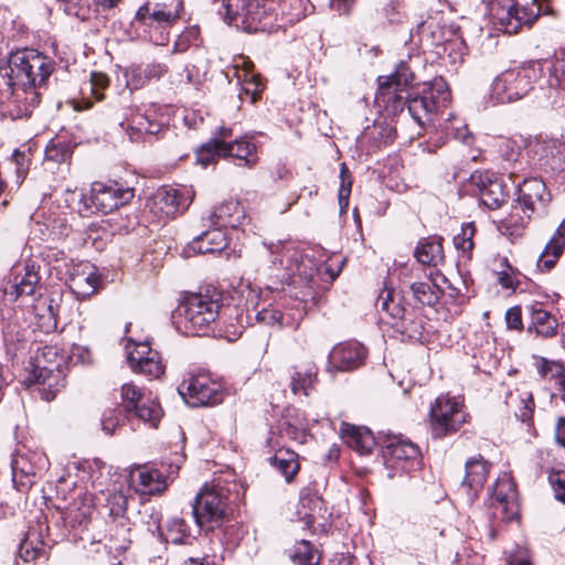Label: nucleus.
<instances>
[{
    "label": "nucleus",
    "instance_id": "nucleus-35",
    "mask_svg": "<svg viewBox=\"0 0 565 565\" xmlns=\"http://www.w3.org/2000/svg\"><path fill=\"white\" fill-rule=\"evenodd\" d=\"M234 158L238 166L254 168L258 162L257 146L247 137L236 138L228 146H223V158Z\"/></svg>",
    "mask_w": 565,
    "mask_h": 565
},
{
    "label": "nucleus",
    "instance_id": "nucleus-23",
    "mask_svg": "<svg viewBox=\"0 0 565 565\" xmlns=\"http://www.w3.org/2000/svg\"><path fill=\"white\" fill-rule=\"evenodd\" d=\"M39 281L40 276L34 264L14 265L11 269L9 285L4 287V295L10 301H17L23 296H32Z\"/></svg>",
    "mask_w": 565,
    "mask_h": 565
},
{
    "label": "nucleus",
    "instance_id": "nucleus-14",
    "mask_svg": "<svg viewBox=\"0 0 565 565\" xmlns=\"http://www.w3.org/2000/svg\"><path fill=\"white\" fill-rule=\"evenodd\" d=\"M192 188H160L148 202V207L159 221L173 218L188 210L193 201Z\"/></svg>",
    "mask_w": 565,
    "mask_h": 565
},
{
    "label": "nucleus",
    "instance_id": "nucleus-45",
    "mask_svg": "<svg viewBox=\"0 0 565 565\" xmlns=\"http://www.w3.org/2000/svg\"><path fill=\"white\" fill-rule=\"evenodd\" d=\"M159 537L161 541L174 545H190L195 540V537L191 535L186 522L179 516H173L167 522L166 532Z\"/></svg>",
    "mask_w": 565,
    "mask_h": 565
},
{
    "label": "nucleus",
    "instance_id": "nucleus-26",
    "mask_svg": "<svg viewBox=\"0 0 565 565\" xmlns=\"http://www.w3.org/2000/svg\"><path fill=\"white\" fill-rule=\"evenodd\" d=\"M366 349L356 341L342 342L333 347L328 355L329 370L352 371L364 364Z\"/></svg>",
    "mask_w": 565,
    "mask_h": 565
},
{
    "label": "nucleus",
    "instance_id": "nucleus-8",
    "mask_svg": "<svg viewBox=\"0 0 565 565\" xmlns=\"http://www.w3.org/2000/svg\"><path fill=\"white\" fill-rule=\"evenodd\" d=\"M541 74L542 68L536 63L505 70L493 79L491 96L500 104L518 102L533 89Z\"/></svg>",
    "mask_w": 565,
    "mask_h": 565
},
{
    "label": "nucleus",
    "instance_id": "nucleus-11",
    "mask_svg": "<svg viewBox=\"0 0 565 565\" xmlns=\"http://www.w3.org/2000/svg\"><path fill=\"white\" fill-rule=\"evenodd\" d=\"M467 420L461 401L449 394H441L430 405L429 424L435 438H444L460 429Z\"/></svg>",
    "mask_w": 565,
    "mask_h": 565
},
{
    "label": "nucleus",
    "instance_id": "nucleus-17",
    "mask_svg": "<svg viewBox=\"0 0 565 565\" xmlns=\"http://www.w3.org/2000/svg\"><path fill=\"white\" fill-rule=\"evenodd\" d=\"M134 198V189L125 186L116 181L94 182L89 196L82 194V200L90 201L96 211L110 213L114 210L129 203Z\"/></svg>",
    "mask_w": 565,
    "mask_h": 565
},
{
    "label": "nucleus",
    "instance_id": "nucleus-57",
    "mask_svg": "<svg viewBox=\"0 0 565 565\" xmlns=\"http://www.w3.org/2000/svg\"><path fill=\"white\" fill-rule=\"evenodd\" d=\"M537 373L543 379H555L561 382L565 377V366L562 362L548 360L546 358H540L536 364Z\"/></svg>",
    "mask_w": 565,
    "mask_h": 565
},
{
    "label": "nucleus",
    "instance_id": "nucleus-50",
    "mask_svg": "<svg viewBox=\"0 0 565 565\" xmlns=\"http://www.w3.org/2000/svg\"><path fill=\"white\" fill-rule=\"evenodd\" d=\"M63 356L57 353L56 348L52 345H36L34 356H31V370H40L42 366L52 369L62 367Z\"/></svg>",
    "mask_w": 565,
    "mask_h": 565
},
{
    "label": "nucleus",
    "instance_id": "nucleus-40",
    "mask_svg": "<svg viewBox=\"0 0 565 565\" xmlns=\"http://www.w3.org/2000/svg\"><path fill=\"white\" fill-rule=\"evenodd\" d=\"M318 376V367L315 363H307L292 367L290 374V390L297 394L309 395L310 390L315 386Z\"/></svg>",
    "mask_w": 565,
    "mask_h": 565
},
{
    "label": "nucleus",
    "instance_id": "nucleus-24",
    "mask_svg": "<svg viewBox=\"0 0 565 565\" xmlns=\"http://www.w3.org/2000/svg\"><path fill=\"white\" fill-rule=\"evenodd\" d=\"M22 382L28 387L36 385L42 398L50 402L64 387L65 374L63 369L42 366L30 370Z\"/></svg>",
    "mask_w": 565,
    "mask_h": 565
},
{
    "label": "nucleus",
    "instance_id": "nucleus-3",
    "mask_svg": "<svg viewBox=\"0 0 565 565\" xmlns=\"http://www.w3.org/2000/svg\"><path fill=\"white\" fill-rule=\"evenodd\" d=\"M550 201L551 195L541 179L523 180L519 185L516 204L512 206V213L500 221L499 231L510 237L520 236L532 215L543 214Z\"/></svg>",
    "mask_w": 565,
    "mask_h": 565
},
{
    "label": "nucleus",
    "instance_id": "nucleus-1",
    "mask_svg": "<svg viewBox=\"0 0 565 565\" xmlns=\"http://www.w3.org/2000/svg\"><path fill=\"white\" fill-rule=\"evenodd\" d=\"M222 303V294L215 288L190 294L173 312L172 322L184 335H205L212 330Z\"/></svg>",
    "mask_w": 565,
    "mask_h": 565
},
{
    "label": "nucleus",
    "instance_id": "nucleus-20",
    "mask_svg": "<svg viewBox=\"0 0 565 565\" xmlns=\"http://www.w3.org/2000/svg\"><path fill=\"white\" fill-rule=\"evenodd\" d=\"M55 257L53 268L58 273H63V267L66 268L65 275H68L70 288L78 297L86 298L93 295L98 287L99 278L94 271H82L78 268H68V264L73 260L68 258L63 252H52L49 257Z\"/></svg>",
    "mask_w": 565,
    "mask_h": 565
},
{
    "label": "nucleus",
    "instance_id": "nucleus-6",
    "mask_svg": "<svg viewBox=\"0 0 565 565\" xmlns=\"http://www.w3.org/2000/svg\"><path fill=\"white\" fill-rule=\"evenodd\" d=\"M546 0H533L536 7H519L515 0H483L487 14L493 28L509 35L519 33L524 26L530 28L541 14H548Z\"/></svg>",
    "mask_w": 565,
    "mask_h": 565
},
{
    "label": "nucleus",
    "instance_id": "nucleus-61",
    "mask_svg": "<svg viewBox=\"0 0 565 565\" xmlns=\"http://www.w3.org/2000/svg\"><path fill=\"white\" fill-rule=\"evenodd\" d=\"M143 72V64L131 65L125 71L126 85L131 92L142 88L149 83Z\"/></svg>",
    "mask_w": 565,
    "mask_h": 565
},
{
    "label": "nucleus",
    "instance_id": "nucleus-59",
    "mask_svg": "<svg viewBox=\"0 0 565 565\" xmlns=\"http://www.w3.org/2000/svg\"><path fill=\"white\" fill-rule=\"evenodd\" d=\"M413 79L414 73L405 61H401L397 64L395 72L392 75L385 78L382 77V81H388L392 85L403 88L408 86Z\"/></svg>",
    "mask_w": 565,
    "mask_h": 565
},
{
    "label": "nucleus",
    "instance_id": "nucleus-44",
    "mask_svg": "<svg viewBox=\"0 0 565 565\" xmlns=\"http://www.w3.org/2000/svg\"><path fill=\"white\" fill-rule=\"evenodd\" d=\"M415 257L423 265L438 266L444 260L441 239L430 236L420 241L415 248Z\"/></svg>",
    "mask_w": 565,
    "mask_h": 565
},
{
    "label": "nucleus",
    "instance_id": "nucleus-43",
    "mask_svg": "<svg viewBox=\"0 0 565 565\" xmlns=\"http://www.w3.org/2000/svg\"><path fill=\"white\" fill-rule=\"evenodd\" d=\"M531 324L527 331L534 330L537 335L548 338L556 333L558 322L551 312L543 309L541 305L530 307Z\"/></svg>",
    "mask_w": 565,
    "mask_h": 565
},
{
    "label": "nucleus",
    "instance_id": "nucleus-25",
    "mask_svg": "<svg viewBox=\"0 0 565 565\" xmlns=\"http://www.w3.org/2000/svg\"><path fill=\"white\" fill-rule=\"evenodd\" d=\"M233 76L241 86L238 97L242 100L248 99L250 104L256 103L263 93L264 85L259 75L254 73V64L248 58L239 56L234 60Z\"/></svg>",
    "mask_w": 565,
    "mask_h": 565
},
{
    "label": "nucleus",
    "instance_id": "nucleus-9",
    "mask_svg": "<svg viewBox=\"0 0 565 565\" xmlns=\"http://www.w3.org/2000/svg\"><path fill=\"white\" fill-rule=\"evenodd\" d=\"M183 4L181 0L167 2H146L136 13V21L149 28V40L156 45H164L169 40L167 28L179 19Z\"/></svg>",
    "mask_w": 565,
    "mask_h": 565
},
{
    "label": "nucleus",
    "instance_id": "nucleus-58",
    "mask_svg": "<svg viewBox=\"0 0 565 565\" xmlns=\"http://www.w3.org/2000/svg\"><path fill=\"white\" fill-rule=\"evenodd\" d=\"M200 36V29L196 25L185 28L177 38L173 44L172 53L179 54L186 52L192 45H196Z\"/></svg>",
    "mask_w": 565,
    "mask_h": 565
},
{
    "label": "nucleus",
    "instance_id": "nucleus-19",
    "mask_svg": "<svg viewBox=\"0 0 565 565\" xmlns=\"http://www.w3.org/2000/svg\"><path fill=\"white\" fill-rule=\"evenodd\" d=\"M471 181L478 189L480 203L487 209L497 210L507 202L509 192L503 180L495 173L476 172L471 175Z\"/></svg>",
    "mask_w": 565,
    "mask_h": 565
},
{
    "label": "nucleus",
    "instance_id": "nucleus-39",
    "mask_svg": "<svg viewBox=\"0 0 565 565\" xmlns=\"http://www.w3.org/2000/svg\"><path fill=\"white\" fill-rule=\"evenodd\" d=\"M323 500L310 493H301L297 504L296 514L306 527H312L319 519H323Z\"/></svg>",
    "mask_w": 565,
    "mask_h": 565
},
{
    "label": "nucleus",
    "instance_id": "nucleus-51",
    "mask_svg": "<svg viewBox=\"0 0 565 565\" xmlns=\"http://www.w3.org/2000/svg\"><path fill=\"white\" fill-rule=\"evenodd\" d=\"M495 147L503 160L508 162H516L521 157L524 140L521 137H499L495 140Z\"/></svg>",
    "mask_w": 565,
    "mask_h": 565
},
{
    "label": "nucleus",
    "instance_id": "nucleus-54",
    "mask_svg": "<svg viewBox=\"0 0 565 565\" xmlns=\"http://www.w3.org/2000/svg\"><path fill=\"white\" fill-rule=\"evenodd\" d=\"M313 7L310 6L309 0H285L282 6L285 20L290 24L300 21L311 13Z\"/></svg>",
    "mask_w": 565,
    "mask_h": 565
},
{
    "label": "nucleus",
    "instance_id": "nucleus-10",
    "mask_svg": "<svg viewBox=\"0 0 565 565\" xmlns=\"http://www.w3.org/2000/svg\"><path fill=\"white\" fill-rule=\"evenodd\" d=\"M381 312L391 319L387 321L401 334L409 339H419L424 331V318L414 308L407 309L402 298L393 290L384 288L377 298Z\"/></svg>",
    "mask_w": 565,
    "mask_h": 565
},
{
    "label": "nucleus",
    "instance_id": "nucleus-33",
    "mask_svg": "<svg viewBox=\"0 0 565 565\" xmlns=\"http://www.w3.org/2000/svg\"><path fill=\"white\" fill-rule=\"evenodd\" d=\"M19 556L25 563L46 557V544L41 524L29 527L19 545Z\"/></svg>",
    "mask_w": 565,
    "mask_h": 565
},
{
    "label": "nucleus",
    "instance_id": "nucleus-22",
    "mask_svg": "<svg viewBox=\"0 0 565 565\" xmlns=\"http://www.w3.org/2000/svg\"><path fill=\"white\" fill-rule=\"evenodd\" d=\"M107 507L109 515L118 520V529L115 534H111V540L115 541L114 548L117 551H126L131 542L130 527L128 518H126L128 497L121 491L110 492L107 497Z\"/></svg>",
    "mask_w": 565,
    "mask_h": 565
},
{
    "label": "nucleus",
    "instance_id": "nucleus-46",
    "mask_svg": "<svg viewBox=\"0 0 565 565\" xmlns=\"http://www.w3.org/2000/svg\"><path fill=\"white\" fill-rule=\"evenodd\" d=\"M409 292L417 305L433 307L440 296L441 290L430 278L424 281H415L409 285Z\"/></svg>",
    "mask_w": 565,
    "mask_h": 565
},
{
    "label": "nucleus",
    "instance_id": "nucleus-37",
    "mask_svg": "<svg viewBox=\"0 0 565 565\" xmlns=\"http://www.w3.org/2000/svg\"><path fill=\"white\" fill-rule=\"evenodd\" d=\"M341 433L348 446L361 455L370 454L375 446L374 437L366 427L343 424Z\"/></svg>",
    "mask_w": 565,
    "mask_h": 565
},
{
    "label": "nucleus",
    "instance_id": "nucleus-21",
    "mask_svg": "<svg viewBox=\"0 0 565 565\" xmlns=\"http://www.w3.org/2000/svg\"><path fill=\"white\" fill-rule=\"evenodd\" d=\"M131 141H140L145 136L158 135L162 129V122L158 119L154 108L141 110L134 109L121 122Z\"/></svg>",
    "mask_w": 565,
    "mask_h": 565
},
{
    "label": "nucleus",
    "instance_id": "nucleus-2",
    "mask_svg": "<svg viewBox=\"0 0 565 565\" xmlns=\"http://www.w3.org/2000/svg\"><path fill=\"white\" fill-rule=\"evenodd\" d=\"M9 68L12 77L23 86L25 99L35 106L40 102L38 89L46 85L54 71V61L34 49L13 52L9 56Z\"/></svg>",
    "mask_w": 565,
    "mask_h": 565
},
{
    "label": "nucleus",
    "instance_id": "nucleus-32",
    "mask_svg": "<svg viewBox=\"0 0 565 565\" xmlns=\"http://www.w3.org/2000/svg\"><path fill=\"white\" fill-rule=\"evenodd\" d=\"M565 248V218L556 228L537 258L536 266L541 271H548L557 264Z\"/></svg>",
    "mask_w": 565,
    "mask_h": 565
},
{
    "label": "nucleus",
    "instance_id": "nucleus-48",
    "mask_svg": "<svg viewBox=\"0 0 565 565\" xmlns=\"http://www.w3.org/2000/svg\"><path fill=\"white\" fill-rule=\"evenodd\" d=\"M407 109L412 118L420 127L430 124L434 116L437 114L433 109V103L427 102V97L423 96L420 93L407 99Z\"/></svg>",
    "mask_w": 565,
    "mask_h": 565
},
{
    "label": "nucleus",
    "instance_id": "nucleus-42",
    "mask_svg": "<svg viewBox=\"0 0 565 565\" xmlns=\"http://www.w3.org/2000/svg\"><path fill=\"white\" fill-rule=\"evenodd\" d=\"M403 87H396L388 81H382L379 78V89L376 93V103L383 106L388 114L396 115L398 111L404 109L407 102L399 94Z\"/></svg>",
    "mask_w": 565,
    "mask_h": 565
},
{
    "label": "nucleus",
    "instance_id": "nucleus-49",
    "mask_svg": "<svg viewBox=\"0 0 565 565\" xmlns=\"http://www.w3.org/2000/svg\"><path fill=\"white\" fill-rule=\"evenodd\" d=\"M420 94L427 97V102L433 103V109L438 113L440 108L447 106L450 100V90L444 78H435L426 85Z\"/></svg>",
    "mask_w": 565,
    "mask_h": 565
},
{
    "label": "nucleus",
    "instance_id": "nucleus-30",
    "mask_svg": "<svg viewBox=\"0 0 565 565\" xmlns=\"http://www.w3.org/2000/svg\"><path fill=\"white\" fill-rule=\"evenodd\" d=\"M134 490L140 494L156 495L166 491V477L158 469L138 468L130 472Z\"/></svg>",
    "mask_w": 565,
    "mask_h": 565
},
{
    "label": "nucleus",
    "instance_id": "nucleus-16",
    "mask_svg": "<svg viewBox=\"0 0 565 565\" xmlns=\"http://www.w3.org/2000/svg\"><path fill=\"white\" fill-rule=\"evenodd\" d=\"M489 508L492 518L503 522L512 521L519 515L516 486L510 473L502 472L497 478L489 499Z\"/></svg>",
    "mask_w": 565,
    "mask_h": 565
},
{
    "label": "nucleus",
    "instance_id": "nucleus-56",
    "mask_svg": "<svg viewBox=\"0 0 565 565\" xmlns=\"http://www.w3.org/2000/svg\"><path fill=\"white\" fill-rule=\"evenodd\" d=\"M223 158V146L210 139L196 150V161L203 167L213 163L216 158Z\"/></svg>",
    "mask_w": 565,
    "mask_h": 565
},
{
    "label": "nucleus",
    "instance_id": "nucleus-53",
    "mask_svg": "<svg viewBox=\"0 0 565 565\" xmlns=\"http://www.w3.org/2000/svg\"><path fill=\"white\" fill-rule=\"evenodd\" d=\"M72 153L73 146L71 142L61 139H52L45 148V161L64 163L71 159Z\"/></svg>",
    "mask_w": 565,
    "mask_h": 565
},
{
    "label": "nucleus",
    "instance_id": "nucleus-38",
    "mask_svg": "<svg viewBox=\"0 0 565 565\" xmlns=\"http://www.w3.org/2000/svg\"><path fill=\"white\" fill-rule=\"evenodd\" d=\"M32 218L40 226L39 231L44 239H55L66 235V218L55 212L45 214L43 210H39Z\"/></svg>",
    "mask_w": 565,
    "mask_h": 565
},
{
    "label": "nucleus",
    "instance_id": "nucleus-13",
    "mask_svg": "<svg viewBox=\"0 0 565 565\" xmlns=\"http://www.w3.org/2000/svg\"><path fill=\"white\" fill-rule=\"evenodd\" d=\"M384 460L388 469L387 477L393 478L401 472L416 470L420 466V451L417 445L402 435L386 439Z\"/></svg>",
    "mask_w": 565,
    "mask_h": 565
},
{
    "label": "nucleus",
    "instance_id": "nucleus-4",
    "mask_svg": "<svg viewBox=\"0 0 565 565\" xmlns=\"http://www.w3.org/2000/svg\"><path fill=\"white\" fill-rule=\"evenodd\" d=\"M270 262L280 266L286 274L282 278L291 285L310 282L319 271L320 262L316 259V250L303 252L290 241L263 242Z\"/></svg>",
    "mask_w": 565,
    "mask_h": 565
},
{
    "label": "nucleus",
    "instance_id": "nucleus-55",
    "mask_svg": "<svg viewBox=\"0 0 565 565\" xmlns=\"http://www.w3.org/2000/svg\"><path fill=\"white\" fill-rule=\"evenodd\" d=\"M548 71V85L565 90V47L555 52Z\"/></svg>",
    "mask_w": 565,
    "mask_h": 565
},
{
    "label": "nucleus",
    "instance_id": "nucleus-52",
    "mask_svg": "<svg viewBox=\"0 0 565 565\" xmlns=\"http://www.w3.org/2000/svg\"><path fill=\"white\" fill-rule=\"evenodd\" d=\"M290 557L297 565H318L320 561L317 550L306 540L296 543Z\"/></svg>",
    "mask_w": 565,
    "mask_h": 565
},
{
    "label": "nucleus",
    "instance_id": "nucleus-27",
    "mask_svg": "<svg viewBox=\"0 0 565 565\" xmlns=\"http://www.w3.org/2000/svg\"><path fill=\"white\" fill-rule=\"evenodd\" d=\"M128 362L134 372L149 379H158L164 372L161 355L148 343H138L128 354Z\"/></svg>",
    "mask_w": 565,
    "mask_h": 565
},
{
    "label": "nucleus",
    "instance_id": "nucleus-5",
    "mask_svg": "<svg viewBox=\"0 0 565 565\" xmlns=\"http://www.w3.org/2000/svg\"><path fill=\"white\" fill-rule=\"evenodd\" d=\"M212 10L228 25L248 33L267 26L273 2L270 0H212Z\"/></svg>",
    "mask_w": 565,
    "mask_h": 565
},
{
    "label": "nucleus",
    "instance_id": "nucleus-41",
    "mask_svg": "<svg viewBox=\"0 0 565 565\" xmlns=\"http://www.w3.org/2000/svg\"><path fill=\"white\" fill-rule=\"evenodd\" d=\"M505 404L514 411L520 420L526 422L532 417L534 399L532 392L524 385L510 391L505 396Z\"/></svg>",
    "mask_w": 565,
    "mask_h": 565
},
{
    "label": "nucleus",
    "instance_id": "nucleus-64",
    "mask_svg": "<svg viewBox=\"0 0 565 565\" xmlns=\"http://www.w3.org/2000/svg\"><path fill=\"white\" fill-rule=\"evenodd\" d=\"M256 318L259 322L269 326L284 327L288 324V321H286L285 316L280 312V310L275 308L262 309L260 311L257 312Z\"/></svg>",
    "mask_w": 565,
    "mask_h": 565
},
{
    "label": "nucleus",
    "instance_id": "nucleus-28",
    "mask_svg": "<svg viewBox=\"0 0 565 565\" xmlns=\"http://www.w3.org/2000/svg\"><path fill=\"white\" fill-rule=\"evenodd\" d=\"M202 221L221 230L223 227L237 228L245 224L247 215L238 201L230 199L215 205L206 216L202 217Z\"/></svg>",
    "mask_w": 565,
    "mask_h": 565
},
{
    "label": "nucleus",
    "instance_id": "nucleus-29",
    "mask_svg": "<svg viewBox=\"0 0 565 565\" xmlns=\"http://www.w3.org/2000/svg\"><path fill=\"white\" fill-rule=\"evenodd\" d=\"M491 465L481 456L469 458L465 463V478L461 486L466 489L470 500L475 499L489 475Z\"/></svg>",
    "mask_w": 565,
    "mask_h": 565
},
{
    "label": "nucleus",
    "instance_id": "nucleus-7",
    "mask_svg": "<svg viewBox=\"0 0 565 565\" xmlns=\"http://www.w3.org/2000/svg\"><path fill=\"white\" fill-rule=\"evenodd\" d=\"M231 488L225 479L215 478L198 492L192 512L195 523L207 531L220 527L227 516Z\"/></svg>",
    "mask_w": 565,
    "mask_h": 565
},
{
    "label": "nucleus",
    "instance_id": "nucleus-34",
    "mask_svg": "<svg viewBox=\"0 0 565 565\" xmlns=\"http://www.w3.org/2000/svg\"><path fill=\"white\" fill-rule=\"evenodd\" d=\"M94 512L93 499L85 492H77L73 501L66 507L64 520L72 526H86Z\"/></svg>",
    "mask_w": 565,
    "mask_h": 565
},
{
    "label": "nucleus",
    "instance_id": "nucleus-18",
    "mask_svg": "<svg viewBox=\"0 0 565 565\" xmlns=\"http://www.w3.org/2000/svg\"><path fill=\"white\" fill-rule=\"evenodd\" d=\"M121 399L127 413H134L140 420L157 427L162 416V408L156 399L146 396L131 383L121 386Z\"/></svg>",
    "mask_w": 565,
    "mask_h": 565
},
{
    "label": "nucleus",
    "instance_id": "nucleus-12",
    "mask_svg": "<svg viewBox=\"0 0 565 565\" xmlns=\"http://www.w3.org/2000/svg\"><path fill=\"white\" fill-rule=\"evenodd\" d=\"M50 461L44 451L35 449H19L13 456L12 481L20 492L29 491L33 484L47 471Z\"/></svg>",
    "mask_w": 565,
    "mask_h": 565
},
{
    "label": "nucleus",
    "instance_id": "nucleus-31",
    "mask_svg": "<svg viewBox=\"0 0 565 565\" xmlns=\"http://www.w3.org/2000/svg\"><path fill=\"white\" fill-rule=\"evenodd\" d=\"M533 152L539 158H545L546 170L554 172L565 171V141L559 139H548L536 141L533 145Z\"/></svg>",
    "mask_w": 565,
    "mask_h": 565
},
{
    "label": "nucleus",
    "instance_id": "nucleus-62",
    "mask_svg": "<svg viewBox=\"0 0 565 565\" xmlns=\"http://www.w3.org/2000/svg\"><path fill=\"white\" fill-rule=\"evenodd\" d=\"M61 3L63 11L78 20H86L89 14V7L87 0H57Z\"/></svg>",
    "mask_w": 565,
    "mask_h": 565
},
{
    "label": "nucleus",
    "instance_id": "nucleus-60",
    "mask_svg": "<svg viewBox=\"0 0 565 565\" xmlns=\"http://www.w3.org/2000/svg\"><path fill=\"white\" fill-rule=\"evenodd\" d=\"M341 184L338 193V201L340 207V214L347 213L349 207V200L351 194L352 181L349 175L348 169L343 163L340 171Z\"/></svg>",
    "mask_w": 565,
    "mask_h": 565
},
{
    "label": "nucleus",
    "instance_id": "nucleus-15",
    "mask_svg": "<svg viewBox=\"0 0 565 565\" xmlns=\"http://www.w3.org/2000/svg\"><path fill=\"white\" fill-rule=\"evenodd\" d=\"M178 390L192 407L216 405L223 401L221 384L205 373L190 375L183 380Z\"/></svg>",
    "mask_w": 565,
    "mask_h": 565
},
{
    "label": "nucleus",
    "instance_id": "nucleus-47",
    "mask_svg": "<svg viewBox=\"0 0 565 565\" xmlns=\"http://www.w3.org/2000/svg\"><path fill=\"white\" fill-rule=\"evenodd\" d=\"M269 461L284 476L286 482H290L300 469L298 455L289 449H279Z\"/></svg>",
    "mask_w": 565,
    "mask_h": 565
},
{
    "label": "nucleus",
    "instance_id": "nucleus-36",
    "mask_svg": "<svg viewBox=\"0 0 565 565\" xmlns=\"http://www.w3.org/2000/svg\"><path fill=\"white\" fill-rule=\"evenodd\" d=\"M195 237L188 246L189 252L195 254L221 253L227 244L224 232L215 226Z\"/></svg>",
    "mask_w": 565,
    "mask_h": 565
},
{
    "label": "nucleus",
    "instance_id": "nucleus-63",
    "mask_svg": "<svg viewBox=\"0 0 565 565\" xmlns=\"http://www.w3.org/2000/svg\"><path fill=\"white\" fill-rule=\"evenodd\" d=\"M476 233V228L473 223L462 224L460 233L455 235L454 245L457 249L462 250L463 253L470 252L473 248V236Z\"/></svg>",
    "mask_w": 565,
    "mask_h": 565
}]
</instances>
